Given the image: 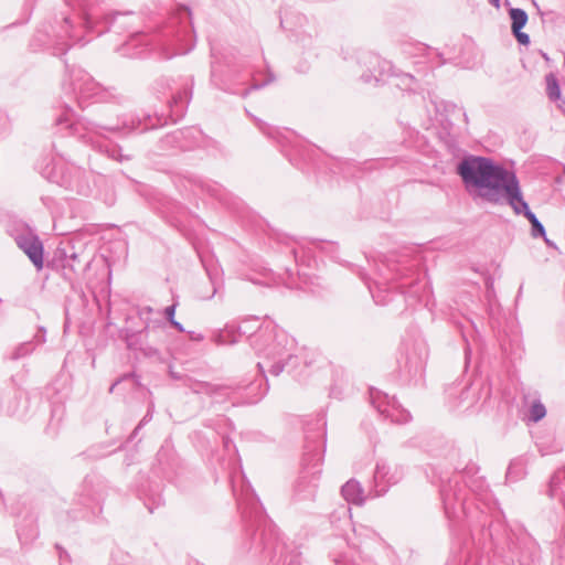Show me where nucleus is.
I'll use <instances>...</instances> for the list:
<instances>
[{
    "label": "nucleus",
    "mask_w": 565,
    "mask_h": 565,
    "mask_svg": "<svg viewBox=\"0 0 565 565\" xmlns=\"http://www.w3.org/2000/svg\"><path fill=\"white\" fill-rule=\"evenodd\" d=\"M531 418L534 420V422H537L540 419H542L545 414H546V409L544 407L543 404L541 403H534L531 407Z\"/></svg>",
    "instance_id": "obj_5"
},
{
    "label": "nucleus",
    "mask_w": 565,
    "mask_h": 565,
    "mask_svg": "<svg viewBox=\"0 0 565 565\" xmlns=\"http://www.w3.org/2000/svg\"><path fill=\"white\" fill-rule=\"evenodd\" d=\"M532 226L533 228L537 232V234L540 236H544L545 235V231H544V227L542 226V224L539 222V220L534 223H532Z\"/></svg>",
    "instance_id": "obj_8"
},
{
    "label": "nucleus",
    "mask_w": 565,
    "mask_h": 565,
    "mask_svg": "<svg viewBox=\"0 0 565 565\" xmlns=\"http://www.w3.org/2000/svg\"><path fill=\"white\" fill-rule=\"evenodd\" d=\"M491 2L492 6H494L495 8H499L500 7V0H489Z\"/></svg>",
    "instance_id": "obj_10"
},
{
    "label": "nucleus",
    "mask_w": 565,
    "mask_h": 565,
    "mask_svg": "<svg viewBox=\"0 0 565 565\" xmlns=\"http://www.w3.org/2000/svg\"><path fill=\"white\" fill-rule=\"evenodd\" d=\"M510 18L512 20V31L516 38V40L521 44H529L530 38L527 34L521 32V29L526 24L527 22V14L522 9H511L510 10Z\"/></svg>",
    "instance_id": "obj_2"
},
{
    "label": "nucleus",
    "mask_w": 565,
    "mask_h": 565,
    "mask_svg": "<svg viewBox=\"0 0 565 565\" xmlns=\"http://www.w3.org/2000/svg\"><path fill=\"white\" fill-rule=\"evenodd\" d=\"M515 204L518 205V207L520 210L519 213L523 212L524 215L526 216V218L531 222V224L537 221L536 216L530 211L526 202H524L522 198H521V201L516 200Z\"/></svg>",
    "instance_id": "obj_6"
},
{
    "label": "nucleus",
    "mask_w": 565,
    "mask_h": 565,
    "mask_svg": "<svg viewBox=\"0 0 565 565\" xmlns=\"http://www.w3.org/2000/svg\"><path fill=\"white\" fill-rule=\"evenodd\" d=\"M173 312H174V306H171L167 309V315H168L169 319L171 320V322L174 324Z\"/></svg>",
    "instance_id": "obj_9"
},
{
    "label": "nucleus",
    "mask_w": 565,
    "mask_h": 565,
    "mask_svg": "<svg viewBox=\"0 0 565 565\" xmlns=\"http://www.w3.org/2000/svg\"><path fill=\"white\" fill-rule=\"evenodd\" d=\"M546 92L548 97L553 100H557L561 97V89L553 74L546 76Z\"/></svg>",
    "instance_id": "obj_4"
},
{
    "label": "nucleus",
    "mask_w": 565,
    "mask_h": 565,
    "mask_svg": "<svg viewBox=\"0 0 565 565\" xmlns=\"http://www.w3.org/2000/svg\"><path fill=\"white\" fill-rule=\"evenodd\" d=\"M24 253L29 256L32 263L40 269L43 265V248L38 239L24 242L21 244Z\"/></svg>",
    "instance_id": "obj_3"
},
{
    "label": "nucleus",
    "mask_w": 565,
    "mask_h": 565,
    "mask_svg": "<svg viewBox=\"0 0 565 565\" xmlns=\"http://www.w3.org/2000/svg\"><path fill=\"white\" fill-rule=\"evenodd\" d=\"M458 172L468 186L476 188L478 194L490 202L497 203L503 194L507 195L510 205L519 214L515 201H521V192L513 173L481 157L463 160Z\"/></svg>",
    "instance_id": "obj_1"
},
{
    "label": "nucleus",
    "mask_w": 565,
    "mask_h": 565,
    "mask_svg": "<svg viewBox=\"0 0 565 565\" xmlns=\"http://www.w3.org/2000/svg\"><path fill=\"white\" fill-rule=\"evenodd\" d=\"M515 204L518 205V207L520 210L519 213L523 212L524 215L526 216V218L531 222V224L537 221L536 216L530 211L526 202H524L522 198H521V201L516 200Z\"/></svg>",
    "instance_id": "obj_7"
}]
</instances>
